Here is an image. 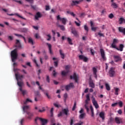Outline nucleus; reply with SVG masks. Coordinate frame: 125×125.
Instances as JSON below:
<instances>
[{"label":"nucleus","mask_w":125,"mask_h":125,"mask_svg":"<svg viewBox=\"0 0 125 125\" xmlns=\"http://www.w3.org/2000/svg\"><path fill=\"white\" fill-rule=\"evenodd\" d=\"M46 81H47V83L50 82L49 76L48 75L46 76Z\"/></svg>","instance_id":"4d7b16f0"},{"label":"nucleus","mask_w":125,"mask_h":125,"mask_svg":"<svg viewBox=\"0 0 125 125\" xmlns=\"http://www.w3.org/2000/svg\"><path fill=\"white\" fill-rule=\"evenodd\" d=\"M35 37L36 39H40V35H39V33H36L35 35Z\"/></svg>","instance_id":"3c124183"},{"label":"nucleus","mask_w":125,"mask_h":125,"mask_svg":"<svg viewBox=\"0 0 125 125\" xmlns=\"http://www.w3.org/2000/svg\"><path fill=\"white\" fill-rule=\"evenodd\" d=\"M91 98L93 105L95 106L96 109H98V108H99V105L98 104V103H97V101L95 100V98H94L93 96H92Z\"/></svg>","instance_id":"f03ea898"},{"label":"nucleus","mask_w":125,"mask_h":125,"mask_svg":"<svg viewBox=\"0 0 125 125\" xmlns=\"http://www.w3.org/2000/svg\"><path fill=\"white\" fill-rule=\"evenodd\" d=\"M37 121H40V122H42V125H46V124H47V120H46L45 119H43L42 118L37 117L35 119L36 123H37Z\"/></svg>","instance_id":"7ed1b4c3"},{"label":"nucleus","mask_w":125,"mask_h":125,"mask_svg":"<svg viewBox=\"0 0 125 125\" xmlns=\"http://www.w3.org/2000/svg\"><path fill=\"white\" fill-rule=\"evenodd\" d=\"M124 47H125L124 44H121L119 45V48L116 47V48H115V49H117V50H119V51H123V50H124Z\"/></svg>","instance_id":"dca6fc26"},{"label":"nucleus","mask_w":125,"mask_h":125,"mask_svg":"<svg viewBox=\"0 0 125 125\" xmlns=\"http://www.w3.org/2000/svg\"><path fill=\"white\" fill-rule=\"evenodd\" d=\"M109 76L110 77H114V75H115V71L114 70V68L113 67H111L109 71Z\"/></svg>","instance_id":"ddd939ff"},{"label":"nucleus","mask_w":125,"mask_h":125,"mask_svg":"<svg viewBox=\"0 0 125 125\" xmlns=\"http://www.w3.org/2000/svg\"><path fill=\"white\" fill-rule=\"evenodd\" d=\"M84 30H85V31H86L87 32L88 31V27H87V25H85L84 26Z\"/></svg>","instance_id":"603ef678"},{"label":"nucleus","mask_w":125,"mask_h":125,"mask_svg":"<svg viewBox=\"0 0 125 125\" xmlns=\"http://www.w3.org/2000/svg\"><path fill=\"white\" fill-rule=\"evenodd\" d=\"M36 84L39 86V89H41L42 91H43V92H44V89H42V86L40 85V82H39L38 81L36 82Z\"/></svg>","instance_id":"c9c22d12"},{"label":"nucleus","mask_w":125,"mask_h":125,"mask_svg":"<svg viewBox=\"0 0 125 125\" xmlns=\"http://www.w3.org/2000/svg\"><path fill=\"white\" fill-rule=\"evenodd\" d=\"M115 95H119V91H120V89L119 88H115Z\"/></svg>","instance_id":"f704fd0d"},{"label":"nucleus","mask_w":125,"mask_h":125,"mask_svg":"<svg viewBox=\"0 0 125 125\" xmlns=\"http://www.w3.org/2000/svg\"><path fill=\"white\" fill-rule=\"evenodd\" d=\"M76 107H77V104L76 103H75L74 106L72 108V111H75V110H76Z\"/></svg>","instance_id":"c03bdc74"},{"label":"nucleus","mask_w":125,"mask_h":125,"mask_svg":"<svg viewBox=\"0 0 125 125\" xmlns=\"http://www.w3.org/2000/svg\"><path fill=\"white\" fill-rule=\"evenodd\" d=\"M14 1H15L16 2H17L18 3H19V4H22V2L21 1L14 0Z\"/></svg>","instance_id":"864d4df0"},{"label":"nucleus","mask_w":125,"mask_h":125,"mask_svg":"<svg viewBox=\"0 0 125 125\" xmlns=\"http://www.w3.org/2000/svg\"><path fill=\"white\" fill-rule=\"evenodd\" d=\"M17 83L19 86H20V88H22V87L23 86V85H24V83H23V82H19V80L17 81Z\"/></svg>","instance_id":"b1692460"},{"label":"nucleus","mask_w":125,"mask_h":125,"mask_svg":"<svg viewBox=\"0 0 125 125\" xmlns=\"http://www.w3.org/2000/svg\"><path fill=\"white\" fill-rule=\"evenodd\" d=\"M105 87H106V89L108 91L111 90V88H110V85H109L108 83H105Z\"/></svg>","instance_id":"a19ab883"},{"label":"nucleus","mask_w":125,"mask_h":125,"mask_svg":"<svg viewBox=\"0 0 125 125\" xmlns=\"http://www.w3.org/2000/svg\"><path fill=\"white\" fill-rule=\"evenodd\" d=\"M58 65V62H54V66H55V67H57Z\"/></svg>","instance_id":"69168bd1"},{"label":"nucleus","mask_w":125,"mask_h":125,"mask_svg":"<svg viewBox=\"0 0 125 125\" xmlns=\"http://www.w3.org/2000/svg\"><path fill=\"white\" fill-rule=\"evenodd\" d=\"M64 97V102H66V100H67V98H68V94L67 93H65L63 95Z\"/></svg>","instance_id":"ea45409f"},{"label":"nucleus","mask_w":125,"mask_h":125,"mask_svg":"<svg viewBox=\"0 0 125 125\" xmlns=\"http://www.w3.org/2000/svg\"><path fill=\"white\" fill-rule=\"evenodd\" d=\"M8 39L9 40V41H13V36H8Z\"/></svg>","instance_id":"49530a36"},{"label":"nucleus","mask_w":125,"mask_h":125,"mask_svg":"<svg viewBox=\"0 0 125 125\" xmlns=\"http://www.w3.org/2000/svg\"><path fill=\"white\" fill-rule=\"evenodd\" d=\"M70 79L71 80L73 79V80H75L76 83H78V79H79V77L77 76L76 73H74L73 76H70Z\"/></svg>","instance_id":"9b49d317"},{"label":"nucleus","mask_w":125,"mask_h":125,"mask_svg":"<svg viewBox=\"0 0 125 125\" xmlns=\"http://www.w3.org/2000/svg\"><path fill=\"white\" fill-rule=\"evenodd\" d=\"M100 52L102 56V58H103V60H106V57H105V52L103 49H100Z\"/></svg>","instance_id":"1a4fd4ad"},{"label":"nucleus","mask_w":125,"mask_h":125,"mask_svg":"<svg viewBox=\"0 0 125 125\" xmlns=\"http://www.w3.org/2000/svg\"><path fill=\"white\" fill-rule=\"evenodd\" d=\"M98 35L100 37H104V34H103V33H101V32H99Z\"/></svg>","instance_id":"680f3d73"},{"label":"nucleus","mask_w":125,"mask_h":125,"mask_svg":"<svg viewBox=\"0 0 125 125\" xmlns=\"http://www.w3.org/2000/svg\"><path fill=\"white\" fill-rule=\"evenodd\" d=\"M27 115L28 116V119H31V118L32 117H33V113H31V112H27Z\"/></svg>","instance_id":"e433bc0d"},{"label":"nucleus","mask_w":125,"mask_h":125,"mask_svg":"<svg viewBox=\"0 0 125 125\" xmlns=\"http://www.w3.org/2000/svg\"><path fill=\"white\" fill-rule=\"evenodd\" d=\"M42 17V14L40 12H37L36 15H35V20H39V18Z\"/></svg>","instance_id":"6ab92c4d"},{"label":"nucleus","mask_w":125,"mask_h":125,"mask_svg":"<svg viewBox=\"0 0 125 125\" xmlns=\"http://www.w3.org/2000/svg\"><path fill=\"white\" fill-rule=\"evenodd\" d=\"M22 108H23V112H27V110L30 109V106L25 105V106H24Z\"/></svg>","instance_id":"c85d7f7f"},{"label":"nucleus","mask_w":125,"mask_h":125,"mask_svg":"<svg viewBox=\"0 0 125 125\" xmlns=\"http://www.w3.org/2000/svg\"><path fill=\"white\" fill-rule=\"evenodd\" d=\"M89 86L90 87H92V88H94V87H95V85L93 82H90L89 83Z\"/></svg>","instance_id":"4c0bfd02"},{"label":"nucleus","mask_w":125,"mask_h":125,"mask_svg":"<svg viewBox=\"0 0 125 125\" xmlns=\"http://www.w3.org/2000/svg\"><path fill=\"white\" fill-rule=\"evenodd\" d=\"M117 103H118V104H119L120 107H123V102L120 101L119 102H118Z\"/></svg>","instance_id":"de8ad7c7"},{"label":"nucleus","mask_w":125,"mask_h":125,"mask_svg":"<svg viewBox=\"0 0 125 125\" xmlns=\"http://www.w3.org/2000/svg\"><path fill=\"white\" fill-rule=\"evenodd\" d=\"M119 42V41L116 39H114L113 42L111 44L110 47L112 48H117V43Z\"/></svg>","instance_id":"20e7f679"},{"label":"nucleus","mask_w":125,"mask_h":125,"mask_svg":"<svg viewBox=\"0 0 125 125\" xmlns=\"http://www.w3.org/2000/svg\"><path fill=\"white\" fill-rule=\"evenodd\" d=\"M20 91H21V92H22L23 95H26V94H27V91L25 90H22V88H20Z\"/></svg>","instance_id":"473e14b6"},{"label":"nucleus","mask_w":125,"mask_h":125,"mask_svg":"<svg viewBox=\"0 0 125 125\" xmlns=\"http://www.w3.org/2000/svg\"><path fill=\"white\" fill-rule=\"evenodd\" d=\"M57 20H60V21H62L63 25H66V23L67 22V19L66 18H60V15H58L57 17Z\"/></svg>","instance_id":"39448f33"},{"label":"nucleus","mask_w":125,"mask_h":125,"mask_svg":"<svg viewBox=\"0 0 125 125\" xmlns=\"http://www.w3.org/2000/svg\"><path fill=\"white\" fill-rule=\"evenodd\" d=\"M54 105L55 106V107H56L57 108H59V107H61V105H59L56 103L54 104Z\"/></svg>","instance_id":"09e8293b"},{"label":"nucleus","mask_w":125,"mask_h":125,"mask_svg":"<svg viewBox=\"0 0 125 125\" xmlns=\"http://www.w3.org/2000/svg\"><path fill=\"white\" fill-rule=\"evenodd\" d=\"M73 3L71 4V5H76V4H79L80 3V1L78 0H73L72 1Z\"/></svg>","instance_id":"72a5a7b5"},{"label":"nucleus","mask_w":125,"mask_h":125,"mask_svg":"<svg viewBox=\"0 0 125 125\" xmlns=\"http://www.w3.org/2000/svg\"><path fill=\"white\" fill-rule=\"evenodd\" d=\"M115 122L116 124H122L123 123V121H122V119L119 118V117H116L115 118Z\"/></svg>","instance_id":"a211bd4d"},{"label":"nucleus","mask_w":125,"mask_h":125,"mask_svg":"<svg viewBox=\"0 0 125 125\" xmlns=\"http://www.w3.org/2000/svg\"><path fill=\"white\" fill-rule=\"evenodd\" d=\"M114 59L115 60V62H119V61H122V59H121V57L118 56H114Z\"/></svg>","instance_id":"a878e982"},{"label":"nucleus","mask_w":125,"mask_h":125,"mask_svg":"<svg viewBox=\"0 0 125 125\" xmlns=\"http://www.w3.org/2000/svg\"><path fill=\"white\" fill-rule=\"evenodd\" d=\"M90 109L91 110V117L94 118V111L93 110V107H92V105H90Z\"/></svg>","instance_id":"c756f323"},{"label":"nucleus","mask_w":125,"mask_h":125,"mask_svg":"<svg viewBox=\"0 0 125 125\" xmlns=\"http://www.w3.org/2000/svg\"><path fill=\"white\" fill-rule=\"evenodd\" d=\"M58 27H59L60 29L62 30V31H65V26H64V25H59Z\"/></svg>","instance_id":"58836bf2"},{"label":"nucleus","mask_w":125,"mask_h":125,"mask_svg":"<svg viewBox=\"0 0 125 125\" xmlns=\"http://www.w3.org/2000/svg\"><path fill=\"white\" fill-rule=\"evenodd\" d=\"M33 62H34V63H35V64H36V66L37 67L39 66V64H38V62H37V61L36 60V59L33 60Z\"/></svg>","instance_id":"13d9d810"},{"label":"nucleus","mask_w":125,"mask_h":125,"mask_svg":"<svg viewBox=\"0 0 125 125\" xmlns=\"http://www.w3.org/2000/svg\"><path fill=\"white\" fill-rule=\"evenodd\" d=\"M62 112L66 116H68V115H70V113H69V109L68 108L62 109Z\"/></svg>","instance_id":"4468645a"},{"label":"nucleus","mask_w":125,"mask_h":125,"mask_svg":"<svg viewBox=\"0 0 125 125\" xmlns=\"http://www.w3.org/2000/svg\"><path fill=\"white\" fill-rule=\"evenodd\" d=\"M83 124V122H81L80 123H76L74 125H82Z\"/></svg>","instance_id":"338daca9"},{"label":"nucleus","mask_w":125,"mask_h":125,"mask_svg":"<svg viewBox=\"0 0 125 125\" xmlns=\"http://www.w3.org/2000/svg\"><path fill=\"white\" fill-rule=\"evenodd\" d=\"M79 57L80 59H81V60H83L84 62H87V61H88V58H87V57H85L83 55H80Z\"/></svg>","instance_id":"0eeeda50"},{"label":"nucleus","mask_w":125,"mask_h":125,"mask_svg":"<svg viewBox=\"0 0 125 125\" xmlns=\"http://www.w3.org/2000/svg\"><path fill=\"white\" fill-rule=\"evenodd\" d=\"M75 24H76L77 26H78V27H80V26H81V23H80V22H77V21H75Z\"/></svg>","instance_id":"e2e57ef3"},{"label":"nucleus","mask_w":125,"mask_h":125,"mask_svg":"<svg viewBox=\"0 0 125 125\" xmlns=\"http://www.w3.org/2000/svg\"><path fill=\"white\" fill-rule=\"evenodd\" d=\"M11 57L12 62H15V60L18 57V53H17V49H15L11 52Z\"/></svg>","instance_id":"f257e3e1"},{"label":"nucleus","mask_w":125,"mask_h":125,"mask_svg":"<svg viewBox=\"0 0 125 125\" xmlns=\"http://www.w3.org/2000/svg\"><path fill=\"white\" fill-rule=\"evenodd\" d=\"M118 105V103H115L114 104H111L112 107H116V106Z\"/></svg>","instance_id":"6e6d98bb"},{"label":"nucleus","mask_w":125,"mask_h":125,"mask_svg":"<svg viewBox=\"0 0 125 125\" xmlns=\"http://www.w3.org/2000/svg\"><path fill=\"white\" fill-rule=\"evenodd\" d=\"M28 42L29 43L31 44L32 45H34L35 44V41L33 40L32 37H29L28 39Z\"/></svg>","instance_id":"2eb2a0df"},{"label":"nucleus","mask_w":125,"mask_h":125,"mask_svg":"<svg viewBox=\"0 0 125 125\" xmlns=\"http://www.w3.org/2000/svg\"><path fill=\"white\" fill-rule=\"evenodd\" d=\"M14 35L15 36H16L17 37H19V38H22L25 42H26V39L23 36H22V35L17 34H14Z\"/></svg>","instance_id":"7c9ffc66"},{"label":"nucleus","mask_w":125,"mask_h":125,"mask_svg":"<svg viewBox=\"0 0 125 125\" xmlns=\"http://www.w3.org/2000/svg\"><path fill=\"white\" fill-rule=\"evenodd\" d=\"M46 44L48 46V47L49 48V53H50V54H53L52 50H51V44H49V43H47Z\"/></svg>","instance_id":"5701e85b"},{"label":"nucleus","mask_w":125,"mask_h":125,"mask_svg":"<svg viewBox=\"0 0 125 125\" xmlns=\"http://www.w3.org/2000/svg\"><path fill=\"white\" fill-rule=\"evenodd\" d=\"M111 6L113 8H118V7H119V5L116 3V2H113L111 3Z\"/></svg>","instance_id":"cd10ccee"},{"label":"nucleus","mask_w":125,"mask_h":125,"mask_svg":"<svg viewBox=\"0 0 125 125\" xmlns=\"http://www.w3.org/2000/svg\"><path fill=\"white\" fill-rule=\"evenodd\" d=\"M119 24H122L123 23L125 24V19L123 17H121L119 19Z\"/></svg>","instance_id":"412c9836"},{"label":"nucleus","mask_w":125,"mask_h":125,"mask_svg":"<svg viewBox=\"0 0 125 125\" xmlns=\"http://www.w3.org/2000/svg\"><path fill=\"white\" fill-rule=\"evenodd\" d=\"M70 88H74V84L72 83L65 86L66 90H69Z\"/></svg>","instance_id":"9d476101"},{"label":"nucleus","mask_w":125,"mask_h":125,"mask_svg":"<svg viewBox=\"0 0 125 125\" xmlns=\"http://www.w3.org/2000/svg\"><path fill=\"white\" fill-rule=\"evenodd\" d=\"M71 33L75 37H76V38H79V34H78V31H76L75 29H72Z\"/></svg>","instance_id":"f3484780"},{"label":"nucleus","mask_w":125,"mask_h":125,"mask_svg":"<svg viewBox=\"0 0 125 125\" xmlns=\"http://www.w3.org/2000/svg\"><path fill=\"white\" fill-rule=\"evenodd\" d=\"M67 41L68 42L69 44H73V43L72 42V39H71L70 38H67Z\"/></svg>","instance_id":"37998d69"},{"label":"nucleus","mask_w":125,"mask_h":125,"mask_svg":"<svg viewBox=\"0 0 125 125\" xmlns=\"http://www.w3.org/2000/svg\"><path fill=\"white\" fill-rule=\"evenodd\" d=\"M60 54L62 59H64L65 58V54H64V53H63V51H62V50H60Z\"/></svg>","instance_id":"bb28decb"},{"label":"nucleus","mask_w":125,"mask_h":125,"mask_svg":"<svg viewBox=\"0 0 125 125\" xmlns=\"http://www.w3.org/2000/svg\"><path fill=\"white\" fill-rule=\"evenodd\" d=\"M15 76L17 81H19V80H22L23 78V75H20V74H19V73H16Z\"/></svg>","instance_id":"f8f14e48"},{"label":"nucleus","mask_w":125,"mask_h":125,"mask_svg":"<svg viewBox=\"0 0 125 125\" xmlns=\"http://www.w3.org/2000/svg\"><path fill=\"white\" fill-rule=\"evenodd\" d=\"M85 104H88V101H90V98H89V94H88L86 96Z\"/></svg>","instance_id":"393cba45"},{"label":"nucleus","mask_w":125,"mask_h":125,"mask_svg":"<svg viewBox=\"0 0 125 125\" xmlns=\"http://www.w3.org/2000/svg\"><path fill=\"white\" fill-rule=\"evenodd\" d=\"M42 109H43L42 110H41V109L39 110L38 112H40V113H42V112H44V111H45V109H44V107H43Z\"/></svg>","instance_id":"5fc2aeb1"},{"label":"nucleus","mask_w":125,"mask_h":125,"mask_svg":"<svg viewBox=\"0 0 125 125\" xmlns=\"http://www.w3.org/2000/svg\"><path fill=\"white\" fill-rule=\"evenodd\" d=\"M99 116L102 120H104L105 119V113L104 112H101L99 114Z\"/></svg>","instance_id":"4be33fe9"},{"label":"nucleus","mask_w":125,"mask_h":125,"mask_svg":"<svg viewBox=\"0 0 125 125\" xmlns=\"http://www.w3.org/2000/svg\"><path fill=\"white\" fill-rule=\"evenodd\" d=\"M118 30L120 33H123L124 35H125V28L122 27H119Z\"/></svg>","instance_id":"aec40b11"},{"label":"nucleus","mask_w":125,"mask_h":125,"mask_svg":"<svg viewBox=\"0 0 125 125\" xmlns=\"http://www.w3.org/2000/svg\"><path fill=\"white\" fill-rule=\"evenodd\" d=\"M91 29L92 31H96V29H97V27H94L93 26H92Z\"/></svg>","instance_id":"052dcab7"},{"label":"nucleus","mask_w":125,"mask_h":125,"mask_svg":"<svg viewBox=\"0 0 125 125\" xmlns=\"http://www.w3.org/2000/svg\"><path fill=\"white\" fill-rule=\"evenodd\" d=\"M118 113L119 114V115H122V114H123V111L121 109H119L118 111Z\"/></svg>","instance_id":"bf43d9fd"},{"label":"nucleus","mask_w":125,"mask_h":125,"mask_svg":"<svg viewBox=\"0 0 125 125\" xmlns=\"http://www.w3.org/2000/svg\"><path fill=\"white\" fill-rule=\"evenodd\" d=\"M79 113L80 114H81V115L79 116V119H83V118L85 117L86 114L85 113H83V109L81 108V109L79 111Z\"/></svg>","instance_id":"423d86ee"},{"label":"nucleus","mask_w":125,"mask_h":125,"mask_svg":"<svg viewBox=\"0 0 125 125\" xmlns=\"http://www.w3.org/2000/svg\"><path fill=\"white\" fill-rule=\"evenodd\" d=\"M68 74V71H63L62 72V76H66Z\"/></svg>","instance_id":"79ce46f5"},{"label":"nucleus","mask_w":125,"mask_h":125,"mask_svg":"<svg viewBox=\"0 0 125 125\" xmlns=\"http://www.w3.org/2000/svg\"><path fill=\"white\" fill-rule=\"evenodd\" d=\"M29 102H30L31 103H32L33 101H31V99L27 98L26 99V101L23 102V104H27V103H29Z\"/></svg>","instance_id":"2f4dec72"},{"label":"nucleus","mask_w":125,"mask_h":125,"mask_svg":"<svg viewBox=\"0 0 125 125\" xmlns=\"http://www.w3.org/2000/svg\"><path fill=\"white\" fill-rule=\"evenodd\" d=\"M16 44H18L19 47H20V46H21V45H20V41H19V40H16Z\"/></svg>","instance_id":"8fccbe9b"},{"label":"nucleus","mask_w":125,"mask_h":125,"mask_svg":"<svg viewBox=\"0 0 125 125\" xmlns=\"http://www.w3.org/2000/svg\"><path fill=\"white\" fill-rule=\"evenodd\" d=\"M49 6H46L45 10H49Z\"/></svg>","instance_id":"774afa93"},{"label":"nucleus","mask_w":125,"mask_h":125,"mask_svg":"<svg viewBox=\"0 0 125 125\" xmlns=\"http://www.w3.org/2000/svg\"><path fill=\"white\" fill-rule=\"evenodd\" d=\"M35 95L36 96H40V92L39 91H36L35 92Z\"/></svg>","instance_id":"0e129e2a"},{"label":"nucleus","mask_w":125,"mask_h":125,"mask_svg":"<svg viewBox=\"0 0 125 125\" xmlns=\"http://www.w3.org/2000/svg\"><path fill=\"white\" fill-rule=\"evenodd\" d=\"M92 70L94 78L97 79V67H93Z\"/></svg>","instance_id":"6e6552de"},{"label":"nucleus","mask_w":125,"mask_h":125,"mask_svg":"<svg viewBox=\"0 0 125 125\" xmlns=\"http://www.w3.org/2000/svg\"><path fill=\"white\" fill-rule=\"evenodd\" d=\"M109 18L110 19H113L114 18V15L113 14H110L108 16Z\"/></svg>","instance_id":"a18cd8bd"}]
</instances>
